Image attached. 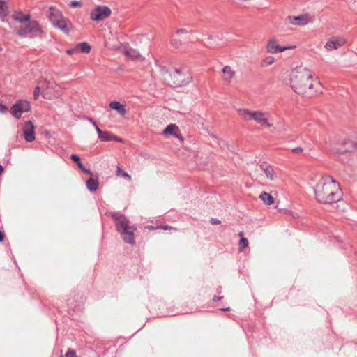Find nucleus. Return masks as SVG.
Masks as SVG:
<instances>
[{
    "label": "nucleus",
    "instance_id": "nucleus-5",
    "mask_svg": "<svg viewBox=\"0 0 357 357\" xmlns=\"http://www.w3.org/2000/svg\"><path fill=\"white\" fill-rule=\"evenodd\" d=\"M237 112L245 121L253 120L261 126H266L267 128H270L273 126L271 123H268L266 117L268 114L266 113L260 111H251L244 108L238 109Z\"/></svg>",
    "mask_w": 357,
    "mask_h": 357
},
{
    "label": "nucleus",
    "instance_id": "nucleus-27",
    "mask_svg": "<svg viewBox=\"0 0 357 357\" xmlns=\"http://www.w3.org/2000/svg\"><path fill=\"white\" fill-rule=\"evenodd\" d=\"M275 62V59L273 56H267L261 62V66H269L273 64Z\"/></svg>",
    "mask_w": 357,
    "mask_h": 357
},
{
    "label": "nucleus",
    "instance_id": "nucleus-22",
    "mask_svg": "<svg viewBox=\"0 0 357 357\" xmlns=\"http://www.w3.org/2000/svg\"><path fill=\"white\" fill-rule=\"evenodd\" d=\"M264 174L269 180L273 181L275 178L274 169L271 165L264 169Z\"/></svg>",
    "mask_w": 357,
    "mask_h": 357
},
{
    "label": "nucleus",
    "instance_id": "nucleus-16",
    "mask_svg": "<svg viewBox=\"0 0 357 357\" xmlns=\"http://www.w3.org/2000/svg\"><path fill=\"white\" fill-rule=\"evenodd\" d=\"M109 106L112 109L115 110L121 116H123L126 114L125 105L121 104L118 101L114 100L110 102Z\"/></svg>",
    "mask_w": 357,
    "mask_h": 357
},
{
    "label": "nucleus",
    "instance_id": "nucleus-31",
    "mask_svg": "<svg viewBox=\"0 0 357 357\" xmlns=\"http://www.w3.org/2000/svg\"><path fill=\"white\" fill-rule=\"evenodd\" d=\"M171 44L174 48H178L181 45V41L179 40L173 39L171 41Z\"/></svg>",
    "mask_w": 357,
    "mask_h": 357
},
{
    "label": "nucleus",
    "instance_id": "nucleus-41",
    "mask_svg": "<svg viewBox=\"0 0 357 357\" xmlns=\"http://www.w3.org/2000/svg\"><path fill=\"white\" fill-rule=\"evenodd\" d=\"M222 298H223V296H214L213 298V301L217 302V301L222 300Z\"/></svg>",
    "mask_w": 357,
    "mask_h": 357
},
{
    "label": "nucleus",
    "instance_id": "nucleus-48",
    "mask_svg": "<svg viewBox=\"0 0 357 357\" xmlns=\"http://www.w3.org/2000/svg\"><path fill=\"white\" fill-rule=\"evenodd\" d=\"M220 310L221 311H229V310H230V308H229V307L220 308Z\"/></svg>",
    "mask_w": 357,
    "mask_h": 357
},
{
    "label": "nucleus",
    "instance_id": "nucleus-32",
    "mask_svg": "<svg viewBox=\"0 0 357 357\" xmlns=\"http://www.w3.org/2000/svg\"><path fill=\"white\" fill-rule=\"evenodd\" d=\"M69 6L71 8L81 7L82 3L80 1H71L70 3Z\"/></svg>",
    "mask_w": 357,
    "mask_h": 357
},
{
    "label": "nucleus",
    "instance_id": "nucleus-45",
    "mask_svg": "<svg viewBox=\"0 0 357 357\" xmlns=\"http://www.w3.org/2000/svg\"><path fill=\"white\" fill-rule=\"evenodd\" d=\"M5 238L4 232L0 230V242H2Z\"/></svg>",
    "mask_w": 357,
    "mask_h": 357
},
{
    "label": "nucleus",
    "instance_id": "nucleus-11",
    "mask_svg": "<svg viewBox=\"0 0 357 357\" xmlns=\"http://www.w3.org/2000/svg\"><path fill=\"white\" fill-rule=\"evenodd\" d=\"M24 137L26 142H31L35 140L34 126L31 121L25 123L23 128Z\"/></svg>",
    "mask_w": 357,
    "mask_h": 357
},
{
    "label": "nucleus",
    "instance_id": "nucleus-43",
    "mask_svg": "<svg viewBox=\"0 0 357 357\" xmlns=\"http://www.w3.org/2000/svg\"><path fill=\"white\" fill-rule=\"evenodd\" d=\"M84 173H85L86 174H91V172L90 169H88L85 167V166H84V168L83 169H81Z\"/></svg>",
    "mask_w": 357,
    "mask_h": 357
},
{
    "label": "nucleus",
    "instance_id": "nucleus-2",
    "mask_svg": "<svg viewBox=\"0 0 357 357\" xmlns=\"http://www.w3.org/2000/svg\"><path fill=\"white\" fill-rule=\"evenodd\" d=\"M30 14H24L22 11L15 12L12 18L17 22L22 24L18 27L17 35L22 38L43 39L46 32L38 20H31Z\"/></svg>",
    "mask_w": 357,
    "mask_h": 357
},
{
    "label": "nucleus",
    "instance_id": "nucleus-33",
    "mask_svg": "<svg viewBox=\"0 0 357 357\" xmlns=\"http://www.w3.org/2000/svg\"><path fill=\"white\" fill-rule=\"evenodd\" d=\"M77 52H78L77 46L74 47L73 48L68 49L66 50V53L69 55H72Z\"/></svg>",
    "mask_w": 357,
    "mask_h": 357
},
{
    "label": "nucleus",
    "instance_id": "nucleus-21",
    "mask_svg": "<svg viewBox=\"0 0 357 357\" xmlns=\"http://www.w3.org/2000/svg\"><path fill=\"white\" fill-rule=\"evenodd\" d=\"M102 142H112L114 138V135L107 132L103 131L102 134L98 138Z\"/></svg>",
    "mask_w": 357,
    "mask_h": 357
},
{
    "label": "nucleus",
    "instance_id": "nucleus-44",
    "mask_svg": "<svg viewBox=\"0 0 357 357\" xmlns=\"http://www.w3.org/2000/svg\"><path fill=\"white\" fill-rule=\"evenodd\" d=\"M87 120L93 126H96L97 125V123L91 117H88L87 118Z\"/></svg>",
    "mask_w": 357,
    "mask_h": 357
},
{
    "label": "nucleus",
    "instance_id": "nucleus-8",
    "mask_svg": "<svg viewBox=\"0 0 357 357\" xmlns=\"http://www.w3.org/2000/svg\"><path fill=\"white\" fill-rule=\"evenodd\" d=\"M112 14L111 9L107 6H96L90 13V18L95 22H100L108 18Z\"/></svg>",
    "mask_w": 357,
    "mask_h": 357
},
{
    "label": "nucleus",
    "instance_id": "nucleus-26",
    "mask_svg": "<svg viewBox=\"0 0 357 357\" xmlns=\"http://www.w3.org/2000/svg\"><path fill=\"white\" fill-rule=\"evenodd\" d=\"M116 175L118 176H122L123 178H126L128 180L131 179V176L126 172L123 170L119 166L117 167Z\"/></svg>",
    "mask_w": 357,
    "mask_h": 357
},
{
    "label": "nucleus",
    "instance_id": "nucleus-15",
    "mask_svg": "<svg viewBox=\"0 0 357 357\" xmlns=\"http://www.w3.org/2000/svg\"><path fill=\"white\" fill-rule=\"evenodd\" d=\"M222 72L223 73V79L227 83L229 84L235 75V71L231 69L229 66H225L222 69Z\"/></svg>",
    "mask_w": 357,
    "mask_h": 357
},
{
    "label": "nucleus",
    "instance_id": "nucleus-38",
    "mask_svg": "<svg viewBox=\"0 0 357 357\" xmlns=\"http://www.w3.org/2000/svg\"><path fill=\"white\" fill-rule=\"evenodd\" d=\"M127 54L128 55H130V56H134V57H137V56L138 55V53L136 52L135 50H132L130 52H127Z\"/></svg>",
    "mask_w": 357,
    "mask_h": 357
},
{
    "label": "nucleus",
    "instance_id": "nucleus-24",
    "mask_svg": "<svg viewBox=\"0 0 357 357\" xmlns=\"http://www.w3.org/2000/svg\"><path fill=\"white\" fill-rule=\"evenodd\" d=\"M8 15V7L4 1L0 0V17H5Z\"/></svg>",
    "mask_w": 357,
    "mask_h": 357
},
{
    "label": "nucleus",
    "instance_id": "nucleus-29",
    "mask_svg": "<svg viewBox=\"0 0 357 357\" xmlns=\"http://www.w3.org/2000/svg\"><path fill=\"white\" fill-rule=\"evenodd\" d=\"M248 240L245 238H241L239 241V245L241 247V248H245L248 246Z\"/></svg>",
    "mask_w": 357,
    "mask_h": 357
},
{
    "label": "nucleus",
    "instance_id": "nucleus-3",
    "mask_svg": "<svg viewBox=\"0 0 357 357\" xmlns=\"http://www.w3.org/2000/svg\"><path fill=\"white\" fill-rule=\"evenodd\" d=\"M312 79V75L308 69L301 66L296 68L290 75L291 86L296 93L310 98L315 93Z\"/></svg>",
    "mask_w": 357,
    "mask_h": 357
},
{
    "label": "nucleus",
    "instance_id": "nucleus-19",
    "mask_svg": "<svg viewBox=\"0 0 357 357\" xmlns=\"http://www.w3.org/2000/svg\"><path fill=\"white\" fill-rule=\"evenodd\" d=\"M259 198L263 201V202L266 205H271L273 204L274 199L271 195L268 192H262L259 195Z\"/></svg>",
    "mask_w": 357,
    "mask_h": 357
},
{
    "label": "nucleus",
    "instance_id": "nucleus-42",
    "mask_svg": "<svg viewBox=\"0 0 357 357\" xmlns=\"http://www.w3.org/2000/svg\"><path fill=\"white\" fill-rule=\"evenodd\" d=\"M176 138L180 139L181 141H183V138L182 137V135H181L180 132H176V135H174Z\"/></svg>",
    "mask_w": 357,
    "mask_h": 357
},
{
    "label": "nucleus",
    "instance_id": "nucleus-6",
    "mask_svg": "<svg viewBox=\"0 0 357 357\" xmlns=\"http://www.w3.org/2000/svg\"><path fill=\"white\" fill-rule=\"evenodd\" d=\"M170 77L169 86L174 88L185 86L192 81V76L186 68H174Z\"/></svg>",
    "mask_w": 357,
    "mask_h": 357
},
{
    "label": "nucleus",
    "instance_id": "nucleus-4",
    "mask_svg": "<svg viewBox=\"0 0 357 357\" xmlns=\"http://www.w3.org/2000/svg\"><path fill=\"white\" fill-rule=\"evenodd\" d=\"M107 215L116 221V231L120 234L124 243L130 245H135L134 233L137 230V227L130 225L128 218L120 212H109Z\"/></svg>",
    "mask_w": 357,
    "mask_h": 357
},
{
    "label": "nucleus",
    "instance_id": "nucleus-25",
    "mask_svg": "<svg viewBox=\"0 0 357 357\" xmlns=\"http://www.w3.org/2000/svg\"><path fill=\"white\" fill-rule=\"evenodd\" d=\"M71 160L75 162L80 169H83L84 164L81 162L80 158L76 154H72L70 155Z\"/></svg>",
    "mask_w": 357,
    "mask_h": 357
},
{
    "label": "nucleus",
    "instance_id": "nucleus-39",
    "mask_svg": "<svg viewBox=\"0 0 357 357\" xmlns=\"http://www.w3.org/2000/svg\"><path fill=\"white\" fill-rule=\"evenodd\" d=\"M291 151L295 153H301L303 151V149L301 147H296L294 149H292Z\"/></svg>",
    "mask_w": 357,
    "mask_h": 357
},
{
    "label": "nucleus",
    "instance_id": "nucleus-23",
    "mask_svg": "<svg viewBox=\"0 0 357 357\" xmlns=\"http://www.w3.org/2000/svg\"><path fill=\"white\" fill-rule=\"evenodd\" d=\"M38 84L41 87V89L43 91L44 90L47 89L50 87L52 82L46 79L42 78L40 80H38Z\"/></svg>",
    "mask_w": 357,
    "mask_h": 357
},
{
    "label": "nucleus",
    "instance_id": "nucleus-37",
    "mask_svg": "<svg viewBox=\"0 0 357 357\" xmlns=\"http://www.w3.org/2000/svg\"><path fill=\"white\" fill-rule=\"evenodd\" d=\"M188 32V31L186 29H183V28H181V29H178L176 30V33H178V34L187 33Z\"/></svg>",
    "mask_w": 357,
    "mask_h": 357
},
{
    "label": "nucleus",
    "instance_id": "nucleus-28",
    "mask_svg": "<svg viewBox=\"0 0 357 357\" xmlns=\"http://www.w3.org/2000/svg\"><path fill=\"white\" fill-rule=\"evenodd\" d=\"M347 145L349 146L351 149L349 150V151H357V142L353 141H349L346 143Z\"/></svg>",
    "mask_w": 357,
    "mask_h": 357
},
{
    "label": "nucleus",
    "instance_id": "nucleus-14",
    "mask_svg": "<svg viewBox=\"0 0 357 357\" xmlns=\"http://www.w3.org/2000/svg\"><path fill=\"white\" fill-rule=\"evenodd\" d=\"M345 43H346V40L344 38H337L328 41L325 45V47L328 50H337L339 47H342Z\"/></svg>",
    "mask_w": 357,
    "mask_h": 357
},
{
    "label": "nucleus",
    "instance_id": "nucleus-47",
    "mask_svg": "<svg viewBox=\"0 0 357 357\" xmlns=\"http://www.w3.org/2000/svg\"><path fill=\"white\" fill-rule=\"evenodd\" d=\"M114 138L115 139H112V141L119 142H122V139L121 138L118 137L116 135H114Z\"/></svg>",
    "mask_w": 357,
    "mask_h": 357
},
{
    "label": "nucleus",
    "instance_id": "nucleus-17",
    "mask_svg": "<svg viewBox=\"0 0 357 357\" xmlns=\"http://www.w3.org/2000/svg\"><path fill=\"white\" fill-rule=\"evenodd\" d=\"M86 185L90 192H94L98 188L99 182L98 179L90 178L86 181Z\"/></svg>",
    "mask_w": 357,
    "mask_h": 357
},
{
    "label": "nucleus",
    "instance_id": "nucleus-18",
    "mask_svg": "<svg viewBox=\"0 0 357 357\" xmlns=\"http://www.w3.org/2000/svg\"><path fill=\"white\" fill-rule=\"evenodd\" d=\"M180 130L178 126L176 124H169L164 130L163 133L165 135H174L176 132H179Z\"/></svg>",
    "mask_w": 357,
    "mask_h": 357
},
{
    "label": "nucleus",
    "instance_id": "nucleus-30",
    "mask_svg": "<svg viewBox=\"0 0 357 357\" xmlns=\"http://www.w3.org/2000/svg\"><path fill=\"white\" fill-rule=\"evenodd\" d=\"M41 87L38 85L35 87L33 91V97L35 100H37L39 98L40 93Z\"/></svg>",
    "mask_w": 357,
    "mask_h": 357
},
{
    "label": "nucleus",
    "instance_id": "nucleus-12",
    "mask_svg": "<svg viewBox=\"0 0 357 357\" xmlns=\"http://www.w3.org/2000/svg\"><path fill=\"white\" fill-rule=\"evenodd\" d=\"M290 47L285 46L282 47L276 43V40L275 39H271L268 41L266 49L268 52L275 54L278 52H282L287 49H289Z\"/></svg>",
    "mask_w": 357,
    "mask_h": 357
},
{
    "label": "nucleus",
    "instance_id": "nucleus-13",
    "mask_svg": "<svg viewBox=\"0 0 357 357\" xmlns=\"http://www.w3.org/2000/svg\"><path fill=\"white\" fill-rule=\"evenodd\" d=\"M63 17V13L59 9L56 8L54 6L49 7L48 18L52 25H53L59 20H61Z\"/></svg>",
    "mask_w": 357,
    "mask_h": 357
},
{
    "label": "nucleus",
    "instance_id": "nucleus-7",
    "mask_svg": "<svg viewBox=\"0 0 357 357\" xmlns=\"http://www.w3.org/2000/svg\"><path fill=\"white\" fill-rule=\"evenodd\" d=\"M31 110L30 102L26 100H18L15 104L12 105L10 109V112L15 119H20L22 114L28 112Z\"/></svg>",
    "mask_w": 357,
    "mask_h": 357
},
{
    "label": "nucleus",
    "instance_id": "nucleus-20",
    "mask_svg": "<svg viewBox=\"0 0 357 357\" xmlns=\"http://www.w3.org/2000/svg\"><path fill=\"white\" fill-rule=\"evenodd\" d=\"M78 52L80 51L82 53H89L91 50L90 45L86 42H82L77 45Z\"/></svg>",
    "mask_w": 357,
    "mask_h": 357
},
{
    "label": "nucleus",
    "instance_id": "nucleus-10",
    "mask_svg": "<svg viewBox=\"0 0 357 357\" xmlns=\"http://www.w3.org/2000/svg\"><path fill=\"white\" fill-rule=\"evenodd\" d=\"M286 20L289 24L304 26L309 22V15L305 13L298 16H288Z\"/></svg>",
    "mask_w": 357,
    "mask_h": 357
},
{
    "label": "nucleus",
    "instance_id": "nucleus-50",
    "mask_svg": "<svg viewBox=\"0 0 357 357\" xmlns=\"http://www.w3.org/2000/svg\"><path fill=\"white\" fill-rule=\"evenodd\" d=\"M0 166H2L1 165H0Z\"/></svg>",
    "mask_w": 357,
    "mask_h": 357
},
{
    "label": "nucleus",
    "instance_id": "nucleus-49",
    "mask_svg": "<svg viewBox=\"0 0 357 357\" xmlns=\"http://www.w3.org/2000/svg\"><path fill=\"white\" fill-rule=\"evenodd\" d=\"M238 235H239L240 236H243V233L242 231H241V232L238 234Z\"/></svg>",
    "mask_w": 357,
    "mask_h": 357
},
{
    "label": "nucleus",
    "instance_id": "nucleus-46",
    "mask_svg": "<svg viewBox=\"0 0 357 357\" xmlns=\"http://www.w3.org/2000/svg\"><path fill=\"white\" fill-rule=\"evenodd\" d=\"M269 165H267L266 163H263L260 165V169L264 172V169L266 167H268Z\"/></svg>",
    "mask_w": 357,
    "mask_h": 357
},
{
    "label": "nucleus",
    "instance_id": "nucleus-9",
    "mask_svg": "<svg viewBox=\"0 0 357 357\" xmlns=\"http://www.w3.org/2000/svg\"><path fill=\"white\" fill-rule=\"evenodd\" d=\"M52 26L54 28L59 29L65 34L68 35L70 31L72 24L70 21L63 16L61 20L56 21V22H55Z\"/></svg>",
    "mask_w": 357,
    "mask_h": 357
},
{
    "label": "nucleus",
    "instance_id": "nucleus-35",
    "mask_svg": "<svg viewBox=\"0 0 357 357\" xmlns=\"http://www.w3.org/2000/svg\"><path fill=\"white\" fill-rule=\"evenodd\" d=\"M65 357H77V356L76 353L74 351L71 350L66 354Z\"/></svg>",
    "mask_w": 357,
    "mask_h": 357
},
{
    "label": "nucleus",
    "instance_id": "nucleus-36",
    "mask_svg": "<svg viewBox=\"0 0 357 357\" xmlns=\"http://www.w3.org/2000/svg\"><path fill=\"white\" fill-rule=\"evenodd\" d=\"M7 111H8L7 107L3 104H0V112L6 113Z\"/></svg>",
    "mask_w": 357,
    "mask_h": 357
},
{
    "label": "nucleus",
    "instance_id": "nucleus-1",
    "mask_svg": "<svg viewBox=\"0 0 357 357\" xmlns=\"http://www.w3.org/2000/svg\"><path fill=\"white\" fill-rule=\"evenodd\" d=\"M316 200L322 204H331L342 199L340 185L331 176H324L313 188Z\"/></svg>",
    "mask_w": 357,
    "mask_h": 357
},
{
    "label": "nucleus",
    "instance_id": "nucleus-34",
    "mask_svg": "<svg viewBox=\"0 0 357 357\" xmlns=\"http://www.w3.org/2000/svg\"><path fill=\"white\" fill-rule=\"evenodd\" d=\"M210 222L212 225H219L221 223V221L218 218H211Z\"/></svg>",
    "mask_w": 357,
    "mask_h": 357
},
{
    "label": "nucleus",
    "instance_id": "nucleus-40",
    "mask_svg": "<svg viewBox=\"0 0 357 357\" xmlns=\"http://www.w3.org/2000/svg\"><path fill=\"white\" fill-rule=\"evenodd\" d=\"M95 128H96V130L98 135V137L101 135V134H102L103 132V130H102L98 126V125H96V126H94Z\"/></svg>",
    "mask_w": 357,
    "mask_h": 357
}]
</instances>
